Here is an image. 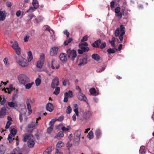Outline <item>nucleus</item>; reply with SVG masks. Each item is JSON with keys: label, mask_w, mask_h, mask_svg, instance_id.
Segmentation results:
<instances>
[{"label": "nucleus", "mask_w": 154, "mask_h": 154, "mask_svg": "<svg viewBox=\"0 0 154 154\" xmlns=\"http://www.w3.org/2000/svg\"><path fill=\"white\" fill-rule=\"evenodd\" d=\"M45 59V54L43 53L42 54L40 55V60H39L44 62Z\"/></svg>", "instance_id": "nucleus-43"}, {"label": "nucleus", "mask_w": 154, "mask_h": 154, "mask_svg": "<svg viewBox=\"0 0 154 154\" xmlns=\"http://www.w3.org/2000/svg\"><path fill=\"white\" fill-rule=\"evenodd\" d=\"M107 51L109 54H114L116 52V51L114 49L111 48L108 49Z\"/></svg>", "instance_id": "nucleus-42"}, {"label": "nucleus", "mask_w": 154, "mask_h": 154, "mask_svg": "<svg viewBox=\"0 0 154 154\" xmlns=\"http://www.w3.org/2000/svg\"><path fill=\"white\" fill-rule=\"evenodd\" d=\"M56 121V120L54 119H52L49 122V125H50V126H54V122Z\"/></svg>", "instance_id": "nucleus-47"}, {"label": "nucleus", "mask_w": 154, "mask_h": 154, "mask_svg": "<svg viewBox=\"0 0 154 154\" xmlns=\"http://www.w3.org/2000/svg\"><path fill=\"white\" fill-rule=\"evenodd\" d=\"M54 106L53 104L50 103H48L46 105V109L50 112H52L54 110Z\"/></svg>", "instance_id": "nucleus-14"}, {"label": "nucleus", "mask_w": 154, "mask_h": 154, "mask_svg": "<svg viewBox=\"0 0 154 154\" xmlns=\"http://www.w3.org/2000/svg\"><path fill=\"white\" fill-rule=\"evenodd\" d=\"M72 109L70 106H69L67 108L66 112L68 114H70L71 113Z\"/></svg>", "instance_id": "nucleus-48"}, {"label": "nucleus", "mask_w": 154, "mask_h": 154, "mask_svg": "<svg viewBox=\"0 0 154 154\" xmlns=\"http://www.w3.org/2000/svg\"><path fill=\"white\" fill-rule=\"evenodd\" d=\"M74 110L75 112L76 115L77 116L78 115L79 112H78V105L77 104H75L74 105Z\"/></svg>", "instance_id": "nucleus-29"}, {"label": "nucleus", "mask_w": 154, "mask_h": 154, "mask_svg": "<svg viewBox=\"0 0 154 154\" xmlns=\"http://www.w3.org/2000/svg\"><path fill=\"white\" fill-rule=\"evenodd\" d=\"M53 128L54 126H50L47 129V132L49 134L51 133L53 131Z\"/></svg>", "instance_id": "nucleus-44"}, {"label": "nucleus", "mask_w": 154, "mask_h": 154, "mask_svg": "<svg viewBox=\"0 0 154 154\" xmlns=\"http://www.w3.org/2000/svg\"><path fill=\"white\" fill-rule=\"evenodd\" d=\"M63 143L62 142L60 141L57 143L56 148H59L60 149L63 146Z\"/></svg>", "instance_id": "nucleus-39"}, {"label": "nucleus", "mask_w": 154, "mask_h": 154, "mask_svg": "<svg viewBox=\"0 0 154 154\" xmlns=\"http://www.w3.org/2000/svg\"><path fill=\"white\" fill-rule=\"evenodd\" d=\"M13 137V136L12 135L9 134L8 139L9 140L10 143L11 142L13 141V140H14V138H12V137Z\"/></svg>", "instance_id": "nucleus-46"}, {"label": "nucleus", "mask_w": 154, "mask_h": 154, "mask_svg": "<svg viewBox=\"0 0 154 154\" xmlns=\"http://www.w3.org/2000/svg\"><path fill=\"white\" fill-rule=\"evenodd\" d=\"M35 82L36 85L37 86H38L41 84V80L39 78H37L35 80Z\"/></svg>", "instance_id": "nucleus-45"}, {"label": "nucleus", "mask_w": 154, "mask_h": 154, "mask_svg": "<svg viewBox=\"0 0 154 154\" xmlns=\"http://www.w3.org/2000/svg\"><path fill=\"white\" fill-rule=\"evenodd\" d=\"M33 83L34 82H32L30 83H27L25 85H23L25 86L26 89H29L31 87Z\"/></svg>", "instance_id": "nucleus-33"}, {"label": "nucleus", "mask_w": 154, "mask_h": 154, "mask_svg": "<svg viewBox=\"0 0 154 154\" xmlns=\"http://www.w3.org/2000/svg\"><path fill=\"white\" fill-rule=\"evenodd\" d=\"M44 63V62L39 60L37 63L36 66L37 67L39 68H41L43 66Z\"/></svg>", "instance_id": "nucleus-30"}, {"label": "nucleus", "mask_w": 154, "mask_h": 154, "mask_svg": "<svg viewBox=\"0 0 154 154\" xmlns=\"http://www.w3.org/2000/svg\"><path fill=\"white\" fill-rule=\"evenodd\" d=\"M37 9L36 8H35V7H32L31 6L29 7V10H31L32 11H34Z\"/></svg>", "instance_id": "nucleus-61"}, {"label": "nucleus", "mask_w": 154, "mask_h": 154, "mask_svg": "<svg viewBox=\"0 0 154 154\" xmlns=\"http://www.w3.org/2000/svg\"><path fill=\"white\" fill-rule=\"evenodd\" d=\"M116 42V38L115 37H112L111 40H109V42L111 44L112 47H115V42Z\"/></svg>", "instance_id": "nucleus-25"}, {"label": "nucleus", "mask_w": 154, "mask_h": 154, "mask_svg": "<svg viewBox=\"0 0 154 154\" xmlns=\"http://www.w3.org/2000/svg\"><path fill=\"white\" fill-rule=\"evenodd\" d=\"M21 11L20 10L17 11L16 13V15L17 17H19L21 14Z\"/></svg>", "instance_id": "nucleus-63"}, {"label": "nucleus", "mask_w": 154, "mask_h": 154, "mask_svg": "<svg viewBox=\"0 0 154 154\" xmlns=\"http://www.w3.org/2000/svg\"><path fill=\"white\" fill-rule=\"evenodd\" d=\"M30 138L29 136L28 135H27L24 136L23 140L24 142H26L28 140H29V139Z\"/></svg>", "instance_id": "nucleus-50"}, {"label": "nucleus", "mask_w": 154, "mask_h": 154, "mask_svg": "<svg viewBox=\"0 0 154 154\" xmlns=\"http://www.w3.org/2000/svg\"><path fill=\"white\" fill-rule=\"evenodd\" d=\"M32 4L35 8H38V4L37 0H33L32 2Z\"/></svg>", "instance_id": "nucleus-37"}, {"label": "nucleus", "mask_w": 154, "mask_h": 154, "mask_svg": "<svg viewBox=\"0 0 154 154\" xmlns=\"http://www.w3.org/2000/svg\"><path fill=\"white\" fill-rule=\"evenodd\" d=\"M35 142L34 140L31 139H29L27 142V145L29 147L32 148L33 147L35 144Z\"/></svg>", "instance_id": "nucleus-19"}, {"label": "nucleus", "mask_w": 154, "mask_h": 154, "mask_svg": "<svg viewBox=\"0 0 154 154\" xmlns=\"http://www.w3.org/2000/svg\"><path fill=\"white\" fill-rule=\"evenodd\" d=\"M69 82L68 79H64L63 82V84L64 86H66L67 83Z\"/></svg>", "instance_id": "nucleus-57"}, {"label": "nucleus", "mask_w": 154, "mask_h": 154, "mask_svg": "<svg viewBox=\"0 0 154 154\" xmlns=\"http://www.w3.org/2000/svg\"><path fill=\"white\" fill-rule=\"evenodd\" d=\"M87 63V59L86 58L83 57L80 60L79 63V66H82L84 65Z\"/></svg>", "instance_id": "nucleus-17"}, {"label": "nucleus", "mask_w": 154, "mask_h": 154, "mask_svg": "<svg viewBox=\"0 0 154 154\" xmlns=\"http://www.w3.org/2000/svg\"><path fill=\"white\" fill-rule=\"evenodd\" d=\"M92 112L90 111H87L85 114V117L86 119L90 118L92 115Z\"/></svg>", "instance_id": "nucleus-22"}, {"label": "nucleus", "mask_w": 154, "mask_h": 154, "mask_svg": "<svg viewBox=\"0 0 154 154\" xmlns=\"http://www.w3.org/2000/svg\"><path fill=\"white\" fill-rule=\"evenodd\" d=\"M125 33V28L124 26L121 25L120 27L117 28L116 29L115 35L116 36H119L120 41H122L123 38V35Z\"/></svg>", "instance_id": "nucleus-2"}, {"label": "nucleus", "mask_w": 154, "mask_h": 154, "mask_svg": "<svg viewBox=\"0 0 154 154\" xmlns=\"http://www.w3.org/2000/svg\"><path fill=\"white\" fill-rule=\"evenodd\" d=\"M6 102V100L5 99V98L3 97V100H1V101L0 102V103L1 105H4L5 104V102Z\"/></svg>", "instance_id": "nucleus-62"}, {"label": "nucleus", "mask_w": 154, "mask_h": 154, "mask_svg": "<svg viewBox=\"0 0 154 154\" xmlns=\"http://www.w3.org/2000/svg\"><path fill=\"white\" fill-rule=\"evenodd\" d=\"M18 79L20 84L23 85H25L30 81L29 78L26 75L22 74L19 75Z\"/></svg>", "instance_id": "nucleus-3"}, {"label": "nucleus", "mask_w": 154, "mask_h": 154, "mask_svg": "<svg viewBox=\"0 0 154 154\" xmlns=\"http://www.w3.org/2000/svg\"><path fill=\"white\" fill-rule=\"evenodd\" d=\"M66 53L67 56L68 57L73 61L75 60V58L76 57V51L74 50H71L70 49H69L67 50Z\"/></svg>", "instance_id": "nucleus-4"}, {"label": "nucleus", "mask_w": 154, "mask_h": 154, "mask_svg": "<svg viewBox=\"0 0 154 154\" xmlns=\"http://www.w3.org/2000/svg\"><path fill=\"white\" fill-rule=\"evenodd\" d=\"M58 50L57 47H54L51 48L50 50V54L52 56L56 55L57 54Z\"/></svg>", "instance_id": "nucleus-9"}, {"label": "nucleus", "mask_w": 154, "mask_h": 154, "mask_svg": "<svg viewBox=\"0 0 154 154\" xmlns=\"http://www.w3.org/2000/svg\"><path fill=\"white\" fill-rule=\"evenodd\" d=\"M78 99L80 100L86 101L87 97L85 96L81 92H79L77 95Z\"/></svg>", "instance_id": "nucleus-10"}, {"label": "nucleus", "mask_w": 154, "mask_h": 154, "mask_svg": "<svg viewBox=\"0 0 154 154\" xmlns=\"http://www.w3.org/2000/svg\"><path fill=\"white\" fill-rule=\"evenodd\" d=\"M52 146L49 147L46 149L43 152V154H50L52 151Z\"/></svg>", "instance_id": "nucleus-28"}, {"label": "nucleus", "mask_w": 154, "mask_h": 154, "mask_svg": "<svg viewBox=\"0 0 154 154\" xmlns=\"http://www.w3.org/2000/svg\"><path fill=\"white\" fill-rule=\"evenodd\" d=\"M17 91H16L15 92V93L14 94H13V95L12 99V100L13 101L14 100H15L16 98L17 97Z\"/></svg>", "instance_id": "nucleus-52"}, {"label": "nucleus", "mask_w": 154, "mask_h": 154, "mask_svg": "<svg viewBox=\"0 0 154 154\" xmlns=\"http://www.w3.org/2000/svg\"><path fill=\"white\" fill-rule=\"evenodd\" d=\"M32 102V100L30 99H28L26 102L27 109L29 110V114L32 113V109L30 103Z\"/></svg>", "instance_id": "nucleus-12"}, {"label": "nucleus", "mask_w": 154, "mask_h": 154, "mask_svg": "<svg viewBox=\"0 0 154 154\" xmlns=\"http://www.w3.org/2000/svg\"><path fill=\"white\" fill-rule=\"evenodd\" d=\"M27 59L28 62L31 61L33 59L32 54L31 51H29L28 53Z\"/></svg>", "instance_id": "nucleus-24"}, {"label": "nucleus", "mask_w": 154, "mask_h": 154, "mask_svg": "<svg viewBox=\"0 0 154 154\" xmlns=\"http://www.w3.org/2000/svg\"><path fill=\"white\" fill-rule=\"evenodd\" d=\"M11 123L10 121H8L7 122L6 125L5 126V128L6 129H8L9 128L10 126L11 125Z\"/></svg>", "instance_id": "nucleus-54"}, {"label": "nucleus", "mask_w": 154, "mask_h": 154, "mask_svg": "<svg viewBox=\"0 0 154 154\" xmlns=\"http://www.w3.org/2000/svg\"><path fill=\"white\" fill-rule=\"evenodd\" d=\"M4 62L5 65L7 66H8L9 65V63H8V59L7 58H5L4 60Z\"/></svg>", "instance_id": "nucleus-58"}, {"label": "nucleus", "mask_w": 154, "mask_h": 154, "mask_svg": "<svg viewBox=\"0 0 154 154\" xmlns=\"http://www.w3.org/2000/svg\"><path fill=\"white\" fill-rule=\"evenodd\" d=\"M37 125V123H36V122H32L28 125V127L29 128H33L34 127Z\"/></svg>", "instance_id": "nucleus-31"}, {"label": "nucleus", "mask_w": 154, "mask_h": 154, "mask_svg": "<svg viewBox=\"0 0 154 154\" xmlns=\"http://www.w3.org/2000/svg\"><path fill=\"white\" fill-rule=\"evenodd\" d=\"M6 17V16L5 15V13L3 12L0 11V21L4 20Z\"/></svg>", "instance_id": "nucleus-27"}, {"label": "nucleus", "mask_w": 154, "mask_h": 154, "mask_svg": "<svg viewBox=\"0 0 154 154\" xmlns=\"http://www.w3.org/2000/svg\"><path fill=\"white\" fill-rule=\"evenodd\" d=\"M101 131L100 130L98 129L96 131L95 134L97 137H98L100 135Z\"/></svg>", "instance_id": "nucleus-51"}, {"label": "nucleus", "mask_w": 154, "mask_h": 154, "mask_svg": "<svg viewBox=\"0 0 154 154\" xmlns=\"http://www.w3.org/2000/svg\"><path fill=\"white\" fill-rule=\"evenodd\" d=\"M73 40V39L72 38H69L66 40L64 42V45L65 46H66L68 45V44L70 43Z\"/></svg>", "instance_id": "nucleus-36"}, {"label": "nucleus", "mask_w": 154, "mask_h": 154, "mask_svg": "<svg viewBox=\"0 0 154 154\" xmlns=\"http://www.w3.org/2000/svg\"><path fill=\"white\" fill-rule=\"evenodd\" d=\"M88 38V36L87 35H86L83 37L82 38L81 40V42H83L85 41H87Z\"/></svg>", "instance_id": "nucleus-49"}, {"label": "nucleus", "mask_w": 154, "mask_h": 154, "mask_svg": "<svg viewBox=\"0 0 154 154\" xmlns=\"http://www.w3.org/2000/svg\"><path fill=\"white\" fill-rule=\"evenodd\" d=\"M15 88H13L11 85L9 86V88H7V89L8 90V94H10L12 91L15 90Z\"/></svg>", "instance_id": "nucleus-40"}, {"label": "nucleus", "mask_w": 154, "mask_h": 154, "mask_svg": "<svg viewBox=\"0 0 154 154\" xmlns=\"http://www.w3.org/2000/svg\"><path fill=\"white\" fill-rule=\"evenodd\" d=\"M59 85V79L58 77H56L53 79L51 83V87L52 88L54 89L56 87L58 86Z\"/></svg>", "instance_id": "nucleus-8"}, {"label": "nucleus", "mask_w": 154, "mask_h": 154, "mask_svg": "<svg viewBox=\"0 0 154 154\" xmlns=\"http://www.w3.org/2000/svg\"><path fill=\"white\" fill-rule=\"evenodd\" d=\"M12 47L15 51L17 55H20L21 49L16 41H15L12 45Z\"/></svg>", "instance_id": "nucleus-5"}, {"label": "nucleus", "mask_w": 154, "mask_h": 154, "mask_svg": "<svg viewBox=\"0 0 154 154\" xmlns=\"http://www.w3.org/2000/svg\"><path fill=\"white\" fill-rule=\"evenodd\" d=\"M57 63V61H55L54 59H52L51 63V67L52 69H54L55 68L58 69L59 68L60 66L58 64L56 65Z\"/></svg>", "instance_id": "nucleus-11"}, {"label": "nucleus", "mask_w": 154, "mask_h": 154, "mask_svg": "<svg viewBox=\"0 0 154 154\" xmlns=\"http://www.w3.org/2000/svg\"><path fill=\"white\" fill-rule=\"evenodd\" d=\"M55 88V90L53 93V94H54L57 95L60 93V89L59 87H57Z\"/></svg>", "instance_id": "nucleus-35"}, {"label": "nucleus", "mask_w": 154, "mask_h": 154, "mask_svg": "<svg viewBox=\"0 0 154 154\" xmlns=\"http://www.w3.org/2000/svg\"><path fill=\"white\" fill-rule=\"evenodd\" d=\"M85 46L87 47L88 46V45L87 42H85L83 43H80L79 45V46Z\"/></svg>", "instance_id": "nucleus-56"}, {"label": "nucleus", "mask_w": 154, "mask_h": 154, "mask_svg": "<svg viewBox=\"0 0 154 154\" xmlns=\"http://www.w3.org/2000/svg\"><path fill=\"white\" fill-rule=\"evenodd\" d=\"M64 117L63 116H60L58 119H56V120L61 122L64 119Z\"/></svg>", "instance_id": "nucleus-55"}, {"label": "nucleus", "mask_w": 154, "mask_h": 154, "mask_svg": "<svg viewBox=\"0 0 154 154\" xmlns=\"http://www.w3.org/2000/svg\"><path fill=\"white\" fill-rule=\"evenodd\" d=\"M106 46V44L105 43H102L101 44L100 46V48L101 49H103Z\"/></svg>", "instance_id": "nucleus-60"}, {"label": "nucleus", "mask_w": 154, "mask_h": 154, "mask_svg": "<svg viewBox=\"0 0 154 154\" xmlns=\"http://www.w3.org/2000/svg\"><path fill=\"white\" fill-rule=\"evenodd\" d=\"M121 8L120 7H116L115 9V13H118L120 12Z\"/></svg>", "instance_id": "nucleus-53"}, {"label": "nucleus", "mask_w": 154, "mask_h": 154, "mask_svg": "<svg viewBox=\"0 0 154 154\" xmlns=\"http://www.w3.org/2000/svg\"><path fill=\"white\" fill-rule=\"evenodd\" d=\"M63 33H64V34L66 35L67 36V38H68L69 36V32H68V31L67 30H65L64 32H63Z\"/></svg>", "instance_id": "nucleus-59"}, {"label": "nucleus", "mask_w": 154, "mask_h": 154, "mask_svg": "<svg viewBox=\"0 0 154 154\" xmlns=\"http://www.w3.org/2000/svg\"><path fill=\"white\" fill-rule=\"evenodd\" d=\"M61 126V130L63 131H69V130L71 129V128L70 126H67V127H65L64 126H63L62 124H60L59 125V126Z\"/></svg>", "instance_id": "nucleus-20"}, {"label": "nucleus", "mask_w": 154, "mask_h": 154, "mask_svg": "<svg viewBox=\"0 0 154 154\" xmlns=\"http://www.w3.org/2000/svg\"><path fill=\"white\" fill-rule=\"evenodd\" d=\"M60 58L62 62H64L67 60V55L65 53H62L60 55Z\"/></svg>", "instance_id": "nucleus-15"}, {"label": "nucleus", "mask_w": 154, "mask_h": 154, "mask_svg": "<svg viewBox=\"0 0 154 154\" xmlns=\"http://www.w3.org/2000/svg\"><path fill=\"white\" fill-rule=\"evenodd\" d=\"M14 58L16 62L18 63L19 65L22 67H26L28 65V62L26 59L24 58L20 55H14Z\"/></svg>", "instance_id": "nucleus-1"}, {"label": "nucleus", "mask_w": 154, "mask_h": 154, "mask_svg": "<svg viewBox=\"0 0 154 154\" xmlns=\"http://www.w3.org/2000/svg\"><path fill=\"white\" fill-rule=\"evenodd\" d=\"M87 137L90 139H91L94 137L93 133L92 131H91L87 135Z\"/></svg>", "instance_id": "nucleus-41"}, {"label": "nucleus", "mask_w": 154, "mask_h": 154, "mask_svg": "<svg viewBox=\"0 0 154 154\" xmlns=\"http://www.w3.org/2000/svg\"><path fill=\"white\" fill-rule=\"evenodd\" d=\"M139 152L141 154H145L146 151L144 146H141L139 150Z\"/></svg>", "instance_id": "nucleus-34"}, {"label": "nucleus", "mask_w": 154, "mask_h": 154, "mask_svg": "<svg viewBox=\"0 0 154 154\" xmlns=\"http://www.w3.org/2000/svg\"><path fill=\"white\" fill-rule=\"evenodd\" d=\"M64 136L63 132L62 131H60L57 134L56 136H55L54 138L59 139Z\"/></svg>", "instance_id": "nucleus-21"}, {"label": "nucleus", "mask_w": 154, "mask_h": 154, "mask_svg": "<svg viewBox=\"0 0 154 154\" xmlns=\"http://www.w3.org/2000/svg\"><path fill=\"white\" fill-rule=\"evenodd\" d=\"M92 58L98 61L100 59V57L99 55L96 54H94L91 56Z\"/></svg>", "instance_id": "nucleus-23"}, {"label": "nucleus", "mask_w": 154, "mask_h": 154, "mask_svg": "<svg viewBox=\"0 0 154 154\" xmlns=\"http://www.w3.org/2000/svg\"><path fill=\"white\" fill-rule=\"evenodd\" d=\"M101 43V40L100 39L94 42L92 45H91L93 47L96 48H98L99 47V45Z\"/></svg>", "instance_id": "nucleus-16"}, {"label": "nucleus", "mask_w": 154, "mask_h": 154, "mask_svg": "<svg viewBox=\"0 0 154 154\" xmlns=\"http://www.w3.org/2000/svg\"><path fill=\"white\" fill-rule=\"evenodd\" d=\"M17 131L14 128L12 129L10 131V133L9 134L11 135L13 137H14L16 134Z\"/></svg>", "instance_id": "nucleus-32"}, {"label": "nucleus", "mask_w": 154, "mask_h": 154, "mask_svg": "<svg viewBox=\"0 0 154 154\" xmlns=\"http://www.w3.org/2000/svg\"><path fill=\"white\" fill-rule=\"evenodd\" d=\"M81 132V130H78L75 132L74 137V140L75 141L77 142L79 141Z\"/></svg>", "instance_id": "nucleus-7"}, {"label": "nucleus", "mask_w": 154, "mask_h": 154, "mask_svg": "<svg viewBox=\"0 0 154 154\" xmlns=\"http://www.w3.org/2000/svg\"><path fill=\"white\" fill-rule=\"evenodd\" d=\"M89 91L90 93L92 95H96L98 94V93H97L96 92V91L95 89L94 88H91L90 90Z\"/></svg>", "instance_id": "nucleus-26"}, {"label": "nucleus", "mask_w": 154, "mask_h": 154, "mask_svg": "<svg viewBox=\"0 0 154 154\" xmlns=\"http://www.w3.org/2000/svg\"><path fill=\"white\" fill-rule=\"evenodd\" d=\"M73 92L70 90H69L68 92H66L64 93V97L63 100V101L65 103H67L68 101V97H73Z\"/></svg>", "instance_id": "nucleus-6"}, {"label": "nucleus", "mask_w": 154, "mask_h": 154, "mask_svg": "<svg viewBox=\"0 0 154 154\" xmlns=\"http://www.w3.org/2000/svg\"><path fill=\"white\" fill-rule=\"evenodd\" d=\"M8 105L11 107L15 108L18 107V104L16 101L8 102Z\"/></svg>", "instance_id": "nucleus-18"}, {"label": "nucleus", "mask_w": 154, "mask_h": 154, "mask_svg": "<svg viewBox=\"0 0 154 154\" xmlns=\"http://www.w3.org/2000/svg\"><path fill=\"white\" fill-rule=\"evenodd\" d=\"M79 48L82 50L84 52H86L88 51L89 50V48L88 47H85L84 46H79Z\"/></svg>", "instance_id": "nucleus-38"}, {"label": "nucleus", "mask_w": 154, "mask_h": 154, "mask_svg": "<svg viewBox=\"0 0 154 154\" xmlns=\"http://www.w3.org/2000/svg\"><path fill=\"white\" fill-rule=\"evenodd\" d=\"M67 147H70L72 146V144L70 143V142H68L66 144Z\"/></svg>", "instance_id": "nucleus-64"}, {"label": "nucleus", "mask_w": 154, "mask_h": 154, "mask_svg": "<svg viewBox=\"0 0 154 154\" xmlns=\"http://www.w3.org/2000/svg\"><path fill=\"white\" fill-rule=\"evenodd\" d=\"M6 109L5 107H3L0 109V117L4 118L6 115Z\"/></svg>", "instance_id": "nucleus-13"}]
</instances>
